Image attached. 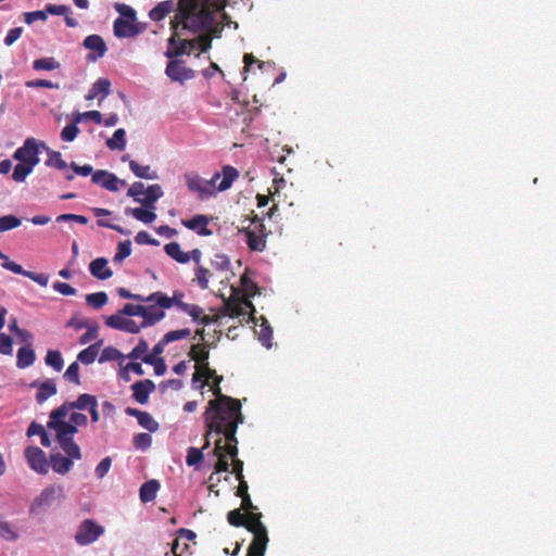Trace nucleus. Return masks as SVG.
Returning <instances> with one entry per match:
<instances>
[{
    "mask_svg": "<svg viewBox=\"0 0 556 556\" xmlns=\"http://www.w3.org/2000/svg\"><path fill=\"white\" fill-rule=\"evenodd\" d=\"M226 5L227 0H178L170 29L181 27V30L198 34L190 41H195L201 52H207L212 40L222 37L224 23L216 22V13L223 12Z\"/></svg>",
    "mask_w": 556,
    "mask_h": 556,
    "instance_id": "nucleus-1",
    "label": "nucleus"
},
{
    "mask_svg": "<svg viewBox=\"0 0 556 556\" xmlns=\"http://www.w3.org/2000/svg\"><path fill=\"white\" fill-rule=\"evenodd\" d=\"M211 379H213L212 392L215 399L208 401L204 412L206 432L202 450L210 446V437L213 432L224 431L228 439L235 440L239 425L244 421L240 400L222 393L219 384L223 377L215 374Z\"/></svg>",
    "mask_w": 556,
    "mask_h": 556,
    "instance_id": "nucleus-2",
    "label": "nucleus"
},
{
    "mask_svg": "<svg viewBox=\"0 0 556 556\" xmlns=\"http://www.w3.org/2000/svg\"><path fill=\"white\" fill-rule=\"evenodd\" d=\"M67 415L68 414H62L61 416H55L54 409L51 410L47 427L55 431L56 441L64 453L78 460L81 458V452L79 446L74 442V435L78 432V429L77 426L73 425L71 421L67 422L64 420Z\"/></svg>",
    "mask_w": 556,
    "mask_h": 556,
    "instance_id": "nucleus-3",
    "label": "nucleus"
},
{
    "mask_svg": "<svg viewBox=\"0 0 556 556\" xmlns=\"http://www.w3.org/2000/svg\"><path fill=\"white\" fill-rule=\"evenodd\" d=\"M212 434H216L218 438L215 441L214 455L217 457V462L215 464V472H213L208 481L211 482L208 489L210 491H214L215 484L213 481H219V477H217L220 472H228L230 463L228 462L227 456L231 459L238 456V439L235 434V440H230L227 438L226 432H213Z\"/></svg>",
    "mask_w": 556,
    "mask_h": 556,
    "instance_id": "nucleus-4",
    "label": "nucleus"
},
{
    "mask_svg": "<svg viewBox=\"0 0 556 556\" xmlns=\"http://www.w3.org/2000/svg\"><path fill=\"white\" fill-rule=\"evenodd\" d=\"M65 498L64 488L60 484H51L45 488L37 495L29 506L30 516H40L46 514L52 506L60 505Z\"/></svg>",
    "mask_w": 556,
    "mask_h": 556,
    "instance_id": "nucleus-5",
    "label": "nucleus"
},
{
    "mask_svg": "<svg viewBox=\"0 0 556 556\" xmlns=\"http://www.w3.org/2000/svg\"><path fill=\"white\" fill-rule=\"evenodd\" d=\"M220 178V173H215L208 180L201 178L197 174H186L185 180L188 189L197 192L200 199H205L216 192V181Z\"/></svg>",
    "mask_w": 556,
    "mask_h": 556,
    "instance_id": "nucleus-6",
    "label": "nucleus"
},
{
    "mask_svg": "<svg viewBox=\"0 0 556 556\" xmlns=\"http://www.w3.org/2000/svg\"><path fill=\"white\" fill-rule=\"evenodd\" d=\"M104 533V528L92 519H85L78 527L75 541L78 545L85 546L97 541Z\"/></svg>",
    "mask_w": 556,
    "mask_h": 556,
    "instance_id": "nucleus-7",
    "label": "nucleus"
},
{
    "mask_svg": "<svg viewBox=\"0 0 556 556\" xmlns=\"http://www.w3.org/2000/svg\"><path fill=\"white\" fill-rule=\"evenodd\" d=\"M40 146L45 147V143H39L33 137L27 138L24 141L23 146L15 150V152L13 153V159L18 162L28 163L36 166L40 162Z\"/></svg>",
    "mask_w": 556,
    "mask_h": 556,
    "instance_id": "nucleus-8",
    "label": "nucleus"
},
{
    "mask_svg": "<svg viewBox=\"0 0 556 556\" xmlns=\"http://www.w3.org/2000/svg\"><path fill=\"white\" fill-rule=\"evenodd\" d=\"M173 34L167 40V49L165 51V56L169 60H178L177 58L182 54H190L188 50V45H195V41H190V39H181L182 35L181 27L172 29Z\"/></svg>",
    "mask_w": 556,
    "mask_h": 556,
    "instance_id": "nucleus-9",
    "label": "nucleus"
},
{
    "mask_svg": "<svg viewBox=\"0 0 556 556\" xmlns=\"http://www.w3.org/2000/svg\"><path fill=\"white\" fill-rule=\"evenodd\" d=\"M0 260L2 261L1 267L10 270L17 275H23L33 281L37 282L41 287H47L49 282V276L47 274H38L35 271L25 270L20 264L10 260L8 255L0 251Z\"/></svg>",
    "mask_w": 556,
    "mask_h": 556,
    "instance_id": "nucleus-10",
    "label": "nucleus"
},
{
    "mask_svg": "<svg viewBox=\"0 0 556 556\" xmlns=\"http://www.w3.org/2000/svg\"><path fill=\"white\" fill-rule=\"evenodd\" d=\"M224 315L232 318L247 317V321H255V307L250 300H242L240 302H226L223 308Z\"/></svg>",
    "mask_w": 556,
    "mask_h": 556,
    "instance_id": "nucleus-11",
    "label": "nucleus"
},
{
    "mask_svg": "<svg viewBox=\"0 0 556 556\" xmlns=\"http://www.w3.org/2000/svg\"><path fill=\"white\" fill-rule=\"evenodd\" d=\"M165 74L173 81H178L180 84H184L195 76L194 71L187 67L182 60H169L165 68Z\"/></svg>",
    "mask_w": 556,
    "mask_h": 556,
    "instance_id": "nucleus-12",
    "label": "nucleus"
},
{
    "mask_svg": "<svg viewBox=\"0 0 556 556\" xmlns=\"http://www.w3.org/2000/svg\"><path fill=\"white\" fill-rule=\"evenodd\" d=\"M97 402L98 401L94 395L84 393V394H80L76 401L64 402L61 406L54 408V415L61 416L62 414H68L70 410H73V409H79V410L89 409Z\"/></svg>",
    "mask_w": 556,
    "mask_h": 556,
    "instance_id": "nucleus-13",
    "label": "nucleus"
},
{
    "mask_svg": "<svg viewBox=\"0 0 556 556\" xmlns=\"http://www.w3.org/2000/svg\"><path fill=\"white\" fill-rule=\"evenodd\" d=\"M25 457L29 467L38 473L48 472V462L45 452L38 446L25 448Z\"/></svg>",
    "mask_w": 556,
    "mask_h": 556,
    "instance_id": "nucleus-14",
    "label": "nucleus"
},
{
    "mask_svg": "<svg viewBox=\"0 0 556 556\" xmlns=\"http://www.w3.org/2000/svg\"><path fill=\"white\" fill-rule=\"evenodd\" d=\"M91 180L93 184L114 192L118 191L119 187L126 186L125 180L118 179L115 174L109 173L104 169L96 170L91 176Z\"/></svg>",
    "mask_w": 556,
    "mask_h": 556,
    "instance_id": "nucleus-15",
    "label": "nucleus"
},
{
    "mask_svg": "<svg viewBox=\"0 0 556 556\" xmlns=\"http://www.w3.org/2000/svg\"><path fill=\"white\" fill-rule=\"evenodd\" d=\"M247 235V244L252 251L262 252L266 248L265 226L257 220L254 229H244Z\"/></svg>",
    "mask_w": 556,
    "mask_h": 556,
    "instance_id": "nucleus-16",
    "label": "nucleus"
},
{
    "mask_svg": "<svg viewBox=\"0 0 556 556\" xmlns=\"http://www.w3.org/2000/svg\"><path fill=\"white\" fill-rule=\"evenodd\" d=\"M185 294L181 291H175L173 296H167L165 293L157 291L149 295L148 300L154 301L161 308H170L176 305L180 311L182 305H187L182 301Z\"/></svg>",
    "mask_w": 556,
    "mask_h": 556,
    "instance_id": "nucleus-17",
    "label": "nucleus"
},
{
    "mask_svg": "<svg viewBox=\"0 0 556 556\" xmlns=\"http://www.w3.org/2000/svg\"><path fill=\"white\" fill-rule=\"evenodd\" d=\"M113 29L117 38H130L139 35L143 28L129 20L117 17L114 21Z\"/></svg>",
    "mask_w": 556,
    "mask_h": 556,
    "instance_id": "nucleus-18",
    "label": "nucleus"
},
{
    "mask_svg": "<svg viewBox=\"0 0 556 556\" xmlns=\"http://www.w3.org/2000/svg\"><path fill=\"white\" fill-rule=\"evenodd\" d=\"M210 218L206 215H195L191 219H182L181 224L190 230L195 231L199 236L208 237L212 230L207 228Z\"/></svg>",
    "mask_w": 556,
    "mask_h": 556,
    "instance_id": "nucleus-19",
    "label": "nucleus"
},
{
    "mask_svg": "<svg viewBox=\"0 0 556 556\" xmlns=\"http://www.w3.org/2000/svg\"><path fill=\"white\" fill-rule=\"evenodd\" d=\"M268 543L267 529L253 533L247 556H264Z\"/></svg>",
    "mask_w": 556,
    "mask_h": 556,
    "instance_id": "nucleus-20",
    "label": "nucleus"
},
{
    "mask_svg": "<svg viewBox=\"0 0 556 556\" xmlns=\"http://www.w3.org/2000/svg\"><path fill=\"white\" fill-rule=\"evenodd\" d=\"M131 389L134 399L140 404H146L149 400V394L154 391L155 384L152 380L146 379L135 382Z\"/></svg>",
    "mask_w": 556,
    "mask_h": 556,
    "instance_id": "nucleus-21",
    "label": "nucleus"
},
{
    "mask_svg": "<svg viewBox=\"0 0 556 556\" xmlns=\"http://www.w3.org/2000/svg\"><path fill=\"white\" fill-rule=\"evenodd\" d=\"M83 45L86 49L94 51L97 53L96 55H91V54L88 55V59L92 60V61L97 60L98 58H102L108 50L103 38L99 35L87 36L84 39Z\"/></svg>",
    "mask_w": 556,
    "mask_h": 556,
    "instance_id": "nucleus-22",
    "label": "nucleus"
},
{
    "mask_svg": "<svg viewBox=\"0 0 556 556\" xmlns=\"http://www.w3.org/2000/svg\"><path fill=\"white\" fill-rule=\"evenodd\" d=\"M74 459L68 455L64 456L60 452H54L50 455L51 467L54 472L60 475H65L72 469Z\"/></svg>",
    "mask_w": 556,
    "mask_h": 556,
    "instance_id": "nucleus-23",
    "label": "nucleus"
},
{
    "mask_svg": "<svg viewBox=\"0 0 556 556\" xmlns=\"http://www.w3.org/2000/svg\"><path fill=\"white\" fill-rule=\"evenodd\" d=\"M31 387L37 388L36 401L39 404L45 403L49 397L56 394L58 389L53 379H47L43 382H34Z\"/></svg>",
    "mask_w": 556,
    "mask_h": 556,
    "instance_id": "nucleus-24",
    "label": "nucleus"
},
{
    "mask_svg": "<svg viewBox=\"0 0 556 556\" xmlns=\"http://www.w3.org/2000/svg\"><path fill=\"white\" fill-rule=\"evenodd\" d=\"M90 274L100 280L109 279L113 276V271L108 267V260L98 257L89 264Z\"/></svg>",
    "mask_w": 556,
    "mask_h": 556,
    "instance_id": "nucleus-25",
    "label": "nucleus"
},
{
    "mask_svg": "<svg viewBox=\"0 0 556 556\" xmlns=\"http://www.w3.org/2000/svg\"><path fill=\"white\" fill-rule=\"evenodd\" d=\"M213 376H215V370L211 369L208 364L197 365V370L192 377L193 387L197 389L204 388Z\"/></svg>",
    "mask_w": 556,
    "mask_h": 556,
    "instance_id": "nucleus-26",
    "label": "nucleus"
},
{
    "mask_svg": "<svg viewBox=\"0 0 556 556\" xmlns=\"http://www.w3.org/2000/svg\"><path fill=\"white\" fill-rule=\"evenodd\" d=\"M156 303L153 305L146 306V312L142 315V326L150 327L165 317V313Z\"/></svg>",
    "mask_w": 556,
    "mask_h": 556,
    "instance_id": "nucleus-27",
    "label": "nucleus"
},
{
    "mask_svg": "<svg viewBox=\"0 0 556 556\" xmlns=\"http://www.w3.org/2000/svg\"><path fill=\"white\" fill-rule=\"evenodd\" d=\"M175 2L173 0H165L157 3L149 12V17L154 22L164 20L169 13L175 11Z\"/></svg>",
    "mask_w": 556,
    "mask_h": 556,
    "instance_id": "nucleus-28",
    "label": "nucleus"
},
{
    "mask_svg": "<svg viewBox=\"0 0 556 556\" xmlns=\"http://www.w3.org/2000/svg\"><path fill=\"white\" fill-rule=\"evenodd\" d=\"M162 187L157 184L146 188L144 198L141 199V205L151 210L155 208V202L163 197Z\"/></svg>",
    "mask_w": 556,
    "mask_h": 556,
    "instance_id": "nucleus-29",
    "label": "nucleus"
},
{
    "mask_svg": "<svg viewBox=\"0 0 556 556\" xmlns=\"http://www.w3.org/2000/svg\"><path fill=\"white\" fill-rule=\"evenodd\" d=\"M220 177L222 180L216 186V191H226L231 187L232 182L239 177V172L233 166L225 165L222 169Z\"/></svg>",
    "mask_w": 556,
    "mask_h": 556,
    "instance_id": "nucleus-30",
    "label": "nucleus"
},
{
    "mask_svg": "<svg viewBox=\"0 0 556 556\" xmlns=\"http://www.w3.org/2000/svg\"><path fill=\"white\" fill-rule=\"evenodd\" d=\"M160 489V483L157 480H149L144 482L139 490L140 501L142 503L151 502L155 498L156 493Z\"/></svg>",
    "mask_w": 556,
    "mask_h": 556,
    "instance_id": "nucleus-31",
    "label": "nucleus"
},
{
    "mask_svg": "<svg viewBox=\"0 0 556 556\" xmlns=\"http://www.w3.org/2000/svg\"><path fill=\"white\" fill-rule=\"evenodd\" d=\"M165 253L180 264H187L191 256L189 253L182 252L178 242H170L164 247Z\"/></svg>",
    "mask_w": 556,
    "mask_h": 556,
    "instance_id": "nucleus-32",
    "label": "nucleus"
},
{
    "mask_svg": "<svg viewBox=\"0 0 556 556\" xmlns=\"http://www.w3.org/2000/svg\"><path fill=\"white\" fill-rule=\"evenodd\" d=\"M126 214H130L134 218L144 224H151L156 219V214L148 207L126 208Z\"/></svg>",
    "mask_w": 556,
    "mask_h": 556,
    "instance_id": "nucleus-33",
    "label": "nucleus"
},
{
    "mask_svg": "<svg viewBox=\"0 0 556 556\" xmlns=\"http://www.w3.org/2000/svg\"><path fill=\"white\" fill-rule=\"evenodd\" d=\"M129 168L138 177L143 179H157V173L153 170L149 165H140L138 162L130 160Z\"/></svg>",
    "mask_w": 556,
    "mask_h": 556,
    "instance_id": "nucleus-34",
    "label": "nucleus"
},
{
    "mask_svg": "<svg viewBox=\"0 0 556 556\" xmlns=\"http://www.w3.org/2000/svg\"><path fill=\"white\" fill-rule=\"evenodd\" d=\"M261 319L262 323L258 325V329H256L255 332L257 333L258 340L262 344L269 349L271 346L273 329L266 319L263 317H261ZM253 323L257 326L256 321Z\"/></svg>",
    "mask_w": 556,
    "mask_h": 556,
    "instance_id": "nucleus-35",
    "label": "nucleus"
},
{
    "mask_svg": "<svg viewBox=\"0 0 556 556\" xmlns=\"http://www.w3.org/2000/svg\"><path fill=\"white\" fill-rule=\"evenodd\" d=\"M261 518H262L261 513L249 511L248 514H245V518H244L245 523L242 527H244L251 533L264 530V529H266V527L261 521Z\"/></svg>",
    "mask_w": 556,
    "mask_h": 556,
    "instance_id": "nucleus-36",
    "label": "nucleus"
},
{
    "mask_svg": "<svg viewBox=\"0 0 556 556\" xmlns=\"http://www.w3.org/2000/svg\"><path fill=\"white\" fill-rule=\"evenodd\" d=\"M35 352L30 346H22L17 351L16 365L18 368H26L35 362Z\"/></svg>",
    "mask_w": 556,
    "mask_h": 556,
    "instance_id": "nucleus-37",
    "label": "nucleus"
},
{
    "mask_svg": "<svg viewBox=\"0 0 556 556\" xmlns=\"http://www.w3.org/2000/svg\"><path fill=\"white\" fill-rule=\"evenodd\" d=\"M189 356L197 365L207 364L210 352L205 344H193L189 351Z\"/></svg>",
    "mask_w": 556,
    "mask_h": 556,
    "instance_id": "nucleus-38",
    "label": "nucleus"
},
{
    "mask_svg": "<svg viewBox=\"0 0 556 556\" xmlns=\"http://www.w3.org/2000/svg\"><path fill=\"white\" fill-rule=\"evenodd\" d=\"M111 81L108 78H99L89 90L86 99L91 100L98 94L102 93L103 97L110 93Z\"/></svg>",
    "mask_w": 556,
    "mask_h": 556,
    "instance_id": "nucleus-39",
    "label": "nucleus"
},
{
    "mask_svg": "<svg viewBox=\"0 0 556 556\" xmlns=\"http://www.w3.org/2000/svg\"><path fill=\"white\" fill-rule=\"evenodd\" d=\"M126 131L123 128H118L114 131L113 137L108 139L106 146L111 150H124L126 147L125 140Z\"/></svg>",
    "mask_w": 556,
    "mask_h": 556,
    "instance_id": "nucleus-40",
    "label": "nucleus"
},
{
    "mask_svg": "<svg viewBox=\"0 0 556 556\" xmlns=\"http://www.w3.org/2000/svg\"><path fill=\"white\" fill-rule=\"evenodd\" d=\"M34 168L35 166L31 164L18 162L13 169L12 179L16 182H23Z\"/></svg>",
    "mask_w": 556,
    "mask_h": 556,
    "instance_id": "nucleus-41",
    "label": "nucleus"
},
{
    "mask_svg": "<svg viewBox=\"0 0 556 556\" xmlns=\"http://www.w3.org/2000/svg\"><path fill=\"white\" fill-rule=\"evenodd\" d=\"M60 66L61 64L52 56L37 59L33 62V68L35 71H54Z\"/></svg>",
    "mask_w": 556,
    "mask_h": 556,
    "instance_id": "nucleus-42",
    "label": "nucleus"
},
{
    "mask_svg": "<svg viewBox=\"0 0 556 556\" xmlns=\"http://www.w3.org/2000/svg\"><path fill=\"white\" fill-rule=\"evenodd\" d=\"M98 352L99 344H91L78 353L77 359L85 365L92 364L97 358Z\"/></svg>",
    "mask_w": 556,
    "mask_h": 556,
    "instance_id": "nucleus-43",
    "label": "nucleus"
},
{
    "mask_svg": "<svg viewBox=\"0 0 556 556\" xmlns=\"http://www.w3.org/2000/svg\"><path fill=\"white\" fill-rule=\"evenodd\" d=\"M108 294L104 291L86 295L87 304L96 309L102 308L108 303Z\"/></svg>",
    "mask_w": 556,
    "mask_h": 556,
    "instance_id": "nucleus-44",
    "label": "nucleus"
},
{
    "mask_svg": "<svg viewBox=\"0 0 556 556\" xmlns=\"http://www.w3.org/2000/svg\"><path fill=\"white\" fill-rule=\"evenodd\" d=\"M46 165L48 167H54L58 169H66L68 167L67 163L62 159V155L59 151H53L49 149Z\"/></svg>",
    "mask_w": 556,
    "mask_h": 556,
    "instance_id": "nucleus-45",
    "label": "nucleus"
},
{
    "mask_svg": "<svg viewBox=\"0 0 556 556\" xmlns=\"http://www.w3.org/2000/svg\"><path fill=\"white\" fill-rule=\"evenodd\" d=\"M45 361L48 366H51L56 371H61L64 365L63 357L56 350H49Z\"/></svg>",
    "mask_w": 556,
    "mask_h": 556,
    "instance_id": "nucleus-46",
    "label": "nucleus"
},
{
    "mask_svg": "<svg viewBox=\"0 0 556 556\" xmlns=\"http://www.w3.org/2000/svg\"><path fill=\"white\" fill-rule=\"evenodd\" d=\"M124 358L125 356L119 350L114 346H106L102 350L99 362L103 363L106 361H123Z\"/></svg>",
    "mask_w": 556,
    "mask_h": 556,
    "instance_id": "nucleus-47",
    "label": "nucleus"
},
{
    "mask_svg": "<svg viewBox=\"0 0 556 556\" xmlns=\"http://www.w3.org/2000/svg\"><path fill=\"white\" fill-rule=\"evenodd\" d=\"M131 254V242L129 240L122 241L117 245V252L113 257L115 263H121Z\"/></svg>",
    "mask_w": 556,
    "mask_h": 556,
    "instance_id": "nucleus-48",
    "label": "nucleus"
},
{
    "mask_svg": "<svg viewBox=\"0 0 556 556\" xmlns=\"http://www.w3.org/2000/svg\"><path fill=\"white\" fill-rule=\"evenodd\" d=\"M21 225V219L14 215H4L0 217V232H5L17 228Z\"/></svg>",
    "mask_w": 556,
    "mask_h": 556,
    "instance_id": "nucleus-49",
    "label": "nucleus"
},
{
    "mask_svg": "<svg viewBox=\"0 0 556 556\" xmlns=\"http://www.w3.org/2000/svg\"><path fill=\"white\" fill-rule=\"evenodd\" d=\"M191 331L189 328L172 330L164 334L163 343H170L177 340L186 339L190 336Z\"/></svg>",
    "mask_w": 556,
    "mask_h": 556,
    "instance_id": "nucleus-50",
    "label": "nucleus"
},
{
    "mask_svg": "<svg viewBox=\"0 0 556 556\" xmlns=\"http://www.w3.org/2000/svg\"><path fill=\"white\" fill-rule=\"evenodd\" d=\"M138 424L151 431V432H155L159 430V424L157 421L154 420V418L148 413V412H144L138 419Z\"/></svg>",
    "mask_w": 556,
    "mask_h": 556,
    "instance_id": "nucleus-51",
    "label": "nucleus"
},
{
    "mask_svg": "<svg viewBox=\"0 0 556 556\" xmlns=\"http://www.w3.org/2000/svg\"><path fill=\"white\" fill-rule=\"evenodd\" d=\"M132 443L137 450H147L151 446L152 443V437L149 433L142 432L138 433L134 437Z\"/></svg>",
    "mask_w": 556,
    "mask_h": 556,
    "instance_id": "nucleus-52",
    "label": "nucleus"
},
{
    "mask_svg": "<svg viewBox=\"0 0 556 556\" xmlns=\"http://www.w3.org/2000/svg\"><path fill=\"white\" fill-rule=\"evenodd\" d=\"M64 378L76 386L80 384L79 365L77 362L72 363L67 367V369L64 372Z\"/></svg>",
    "mask_w": 556,
    "mask_h": 556,
    "instance_id": "nucleus-53",
    "label": "nucleus"
},
{
    "mask_svg": "<svg viewBox=\"0 0 556 556\" xmlns=\"http://www.w3.org/2000/svg\"><path fill=\"white\" fill-rule=\"evenodd\" d=\"M144 184L136 181L128 188L127 195L132 198L135 202L141 203V195L144 194Z\"/></svg>",
    "mask_w": 556,
    "mask_h": 556,
    "instance_id": "nucleus-54",
    "label": "nucleus"
},
{
    "mask_svg": "<svg viewBox=\"0 0 556 556\" xmlns=\"http://www.w3.org/2000/svg\"><path fill=\"white\" fill-rule=\"evenodd\" d=\"M149 345L144 339H140L138 344L131 350V352L127 355L130 359L142 358L143 355L147 354Z\"/></svg>",
    "mask_w": 556,
    "mask_h": 556,
    "instance_id": "nucleus-55",
    "label": "nucleus"
},
{
    "mask_svg": "<svg viewBox=\"0 0 556 556\" xmlns=\"http://www.w3.org/2000/svg\"><path fill=\"white\" fill-rule=\"evenodd\" d=\"M79 132V128L76 126V123H72V124H68L66 125L62 131H61V139L63 141H67V142H71V141H74L75 138L77 137Z\"/></svg>",
    "mask_w": 556,
    "mask_h": 556,
    "instance_id": "nucleus-56",
    "label": "nucleus"
},
{
    "mask_svg": "<svg viewBox=\"0 0 556 556\" xmlns=\"http://www.w3.org/2000/svg\"><path fill=\"white\" fill-rule=\"evenodd\" d=\"M244 518L245 514H243L239 508L230 510L227 514V520L233 527H242L245 523Z\"/></svg>",
    "mask_w": 556,
    "mask_h": 556,
    "instance_id": "nucleus-57",
    "label": "nucleus"
},
{
    "mask_svg": "<svg viewBox=\"0 0 556 556\" xmlns=\"http://www.w3.org/2000/svg\"><path fill=\"white\" fill-rule=\"evenodd\" d=\"M146 312L144 305H134V304H125L124 307L119 311V314H123L125 316H140L142 317L143 313Z\"/></svg>",
    "mask_w": 556,
    "mask_h": 556,
    "instance_id": "nucleus-58",
    "label": "nucleus"
},
{
    "mask_svg": "<svg viewBox=\"0 0 556 556\" xmlns=\"http://www.w3.org/2000/svg\"><path fill=\"white\" fill-rule=\"evenodd\" d=\"M126 319L123 314H114L106 318L105 325L113 329L123 330Z\"/></svg>",
    "mask_w": 556,
    "mask_h": 556,
    "instance_id": "nucleus-59",
    "label": "nucleus"
},
{
    "mask_svg": "<svg viewBox=\"0 0 556 556\" xmlns=\"http://www.w3.org/2000/svg\"><path fill=\"white\" fill-rule=\"evenodd\" d=\"M181 311L187 313L194 321H200L203 309L197 304H187L181 306Z\"/></svg>",
    "mask_w": 556,
    "mask_h": 556,
    "instance_id": "nucleus-60",
    "label": "nucleus"
},
{
    "mask_svg": "<svg viewBox=\"0 0 556 556\" xmlns=\"http://www.w3.org/2000/svg\"><path fill=\"white\" fill-rule=\"evenodd\" d=\"M208 276L210 270L204 268L203 266H198L195 270V279L201 287V289L205 290L208 288Z\"/></svg>",
    "mask_w": 556,
    "mask_h": 556,
    "instance_id": "nucleus-61",
    "label": "nucleus"
},
{
    "mask_svg": "<svg viewBox=\"0 0 556 556\" xmlns=\"http://www.w3.org/2000/svg\"><path fill=\"white\" fill-rule=\"evenodd\" d=\"M83 119H90L96 124H101L102 114L99 111H88L85 113H79L75 117V123H80Z\"/></svg>",
    "mask_w": 556,
    "mask_h": 556,
    "instance_id": "nucleus-62",
    "label": "nucleus"
},
{
    "mask_svg": "<svg viewBox=\"0 0 556 556\" xmlns=\"http://www.w3.org/2000/svg\"><path fill=\"white\" fill-rule=\"evenodd\" d=\"M202 458H203V454H202L201 450H199L197 447H189L187 457H186L187 465L194 466L199 462H201Z\"/></svg>",
    "mask_w": 556,
    "mask_h": 556,
    "instance_id": "nucleus-63",
    "label": "nucleus"
},
{
    "mask_svg": "<svg viewBox=\"0 0 556 556\" xmlns=\"http://www.w3.org/2000/svg\"><path fill=\"white\" fill-rule=\"evenodd\" d=\"M115 9L122 16L125 17L124 20H129L131 22L136 21V11L131 7L124 3H117Z\"/></svg>",
    "mask_w": 556,
    "mask_h": 556,
    "instance_id": "nucleus-64",
    "label": "nucleus"
}]
</instances>
